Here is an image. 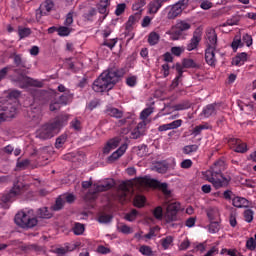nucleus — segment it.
Segmentation results:
<instances>
[{"label": "nucleus", "mask_w": 256, "mask_h": 256, "mask_svg": "<svg viewBox=\"0 0 256 256\" xmlns=\"http://www.w3.org/2000/svg\"><path fill=\"white\" fill-rule=\"evenodd\" d=\"M223 171H225V161L218 160L210 169L202 172V175L206 181L212 183L215 189H221L222 187H227L229 181H231V177L223 176Z\"/></svg>", "instance_id": "obj_1"}, {"label": "nucleus", "mask_w": 256, "mask_h": 256, "mask_svg": "<svg viewBox=\"0 0 256 256\" xmlns=\"http://www.w3.org/2000/svg\"><path fill=\"white\" fill-rule=\"evenodd\" d=\"M119 72L115 69H108L102 72L92 85L95 93H105L111 91L119 82Z\"/></svg>", "instance_id": "obj_2"}, {"label": "nucleus", "mask_w": 256, "mask_h": 256, "mask_svg": "<svg viewBox=\"0 0 256 256\" xmlns=\"http://www.w3.org/2000/svg\"><path fill=\"white\" fill-rule=\"evenodd\" d=\"M113 185H115V182L112 179H107L102 184H93L91 181H83V189H89V187H91L89 193H87L85 196V200L93 201V199L97 198V193H101L102 191H109Z\"/></svg>", "instance_id": "obj_3"}, {"label": "nucleus", "mask_w": 256, "mask_h": 256, "mask_svg": "<svg viewBox=\"0 0 256 256\" xmlns=\"http://www.w3.org/2000/svg\"><path fill=\"white\" fill-rule=\"evenodd\" d=\"M134 185L136 187L145 188V187H154V189H160L162 193L169 197L171 195V190H169V186L167 183H161L149 176L138 178L134 181Z\"/></svg>", "instance_id": "obj_4"}, {"label": "nucleus", "mask_w": 256, "mask_h": 256, "mask_svg": "<svg viewBox=\"0 0 256 256\" xmlns=\"http://www.w3.org/2000/svg\"><path fill=\"white\" fill-rule=\"evenodd\" d=\"M190 29L191 24H189V22L179 21L174 27L171 28V30L166 32V35H170V39L172 41H179V39H181V35H183V32L189 31Z\"/></svg>", "instance_id": "obj_5"}, {"label": "nucleus", "mask_w": 256, "mask_h": 256, "mask_svg": "<svg viewBox=\"0 0 256 256\" xmlns=\"http://www.w3.org/2000/svg\"><path fill=\"white\" fill-rule=\"evenodd\" d=\"M57 133H59L57 130V126H55L52 122L41 126L36 131V137H38V139H42L43 141H45L47 139L55 137Z\"/></svg>", "instance_id": "obj_6"}, {"label": "nucleus", "mask_w": 256, "mask_h": 256, "mask_svg": "<svg viewBox=\"0 0 256 256\" xmlns=\"http://www.w3.org/2000/svg\"><path fill=\"white\" fill-rule=\"evenodd\" d=\"M24 187L25 186L21 182L15 183L12 189H10V191L2 197V201H4V203L13 201L17 195H21V193H23Z\"/></svg>", "instance_id": "obj_7"}, {"label": "nucleus", "mask_w": 256, "mask_h": 256, "mask_svg": "<svg viewBox=\"0 0 256 256\" xmlns=\"http://www.w3.org/2000/svg\"><path fill=\"white\" fill-rule=\"evenodd\" d=\"M133 193V186L131 183H122L119 186L118 197L120 203H125V201H129L131 195Z\"/></svg>", "instance_id": "obj_8"}, {"label": "nucleus", "mask_w": 256, "mask_h": 256, "mask_svg": "<svg viewBox=\"0 0 256 256\" xmlns=\"http://www.w3.org/2000/svg\"><path fill=\"white\" fill-rule=\"evenodd\" d=\"M181 211V203L172 202L166 208V221L171 223V221H177V213Z\"/></svg>", "instance_id": "obj_9"}, {"label": "nucleus", "mask_w": 256, "mask_h": 256, "mask_svg": "<svg viewBox=\"0 0 256 256\" xmlns=\"http://www.w3.org/2000/svg\"><path fill=\"white\" fill-rule=\"evenodd\" d=\"M203 37V30L201 28H197L193 37L190 39L189 43L186 46L187 51H195L197 47H199V43H201V39Z\"/></svg>", "instance_id": "obj_10"}, {"label": "nucleus", "mask_w": 256, "mask_h": 256, "mask_svg": "<svg viewBox=\"0 0 256 256\" xmlns=\"http://www.w3.org/2000/svg\"><path fill=\"white\" fill-rule=\"evenodd\" d=\"M57 101L58 102H56L55 104H50V111H57L61 109L63 105H69V103L73 101V94L66 92L59 96V99ZM54 105H56V107H53Z\"/></svg>", "instance_id": "obj_11"}, {"label": "nucleus", "mask_w": 256, "mask_h": 256, "mask_svg": "<svg viewBox=\"0 0 256 256\" xmlns=\"http://www.w3.org/2000/svg\"><path fill=\"white\" fill-rule=\"evenodd\" d=\"M17 82L21 89H27V87H41L42 85L41 82L33 80L25 75H20Z\"/></svg>", "instance_id": "obj_12"}, {"label": "nucleus", "mask_w": 256, "mask_h": 256, "mask_svg": "<svg viewBox=\"0 0 256 256\" xmlns=\"http://www.w3.org/2000/svg\"><path fill=\"white\" fill-rule=\"evenodd\" d=\"M166 11H168L167 18L168 19H175L183 13V2H178L173 6L166 7Z\"/></svg>", "instance_id": "obj_13"}, {"label": "nucleus", "mask_w": 256, "mask_h": 256, "mask_svg": "<svg viewBox=\"0 0 256 256\" xmlns=\"http://www.w3.org/2000/svg\"><path fill=\"white\" fill-rule=\"evenodd\" d=\"M2 111L0 113V121H7V119H13L17 115V109L15 106L8 104V106H2Z\"/></svg>", "instance_id": "obj_14"}, {"label": "nucleus", "mask_w": 256, "mask_h": 256, "mask_svg": "<svg viewBox=\"0 0 256 256\" xmlns=\"http://www.w3.org/2000/svg\"><path fill=\"white\" fill-rule=\"evenodd\" d=\"M29 217V209H24L19 211L14 218L15 224L20 227L21 229H24L25 222L27 221V218Z\"/></svg>", "instance_id": "obj_15"}, {"label": "nucleus", "mask_w": 256, "mask_h": 256, "mask_svg": "<svg viewBox=\"0 0 256 256\" xmlns=\"http://www.w3.org/2000/svg\"><path fill=\"white\" fill-rule=\"evenodd\" d=\"M39 220H37V216L35 215V211L33 209H29L28 218H26V222L23 229H33L37 227Z\"/></svg>", "instance_id": "obj_16"}, {"label": "nucleus", "mask_w": 256, "mask_h": 256, "mask_svg": "<svg viewBox=\"0 0 256 256\" xmlns=\"http://www.w3.org/2000/svg\"><path fill=\"white\" fill-rule=\"evenodd\" d=\"M215 49L213 47H207L205 50V61L210 67H215L217 65V58H215Z\"/></svg>", "instance_id": "obj_17"}, {"label": "nucleus", "mask_w": 256, "mask_h": 256, "mask_svg": "<svg viewBox=\"0 0 256 256\" xmlns=\"http://www.w3.org/2000/svg\"><path fill=\"white\" fill-rule=\"evenodd\" d=\"M206 41L207 47L217 48V32H215V29L209 28L206 31Z\"/></svg>", "instance_id": "obj_18"}, {"label": "nucleus", "mask_w": 256, "mask_h": 256, "mask_svg": "<svg viewBox=\"0 0 256 256\" xmlns=\"http://www.w3.org/2000/svg\"><path fill=\"white\" fill-rule=\"evenodd\" d=\"M3 97L8 98L7 102L3 104V107L12 105V107L17 109V107H15V105L9 101H13V99H19V97H21V92L19 90L5 91Z\"/></svg>", "instance_id": "obj_19"}, {"label": "nucleus", "mask_w": 256, "mask_h": 256, "mask_svg": "<svg viewBox=\"0 0 256 256\" xmlns=\"http://www.w3.org/2000/svg\"><path fill=\"white\" fill-rule=\"evenodd\" d=\"M120 143H121V138L119 137L109 140L103 148L104 155H109V153H111L113 149H117V147H119Z\"/></svg>", "instance_id": "obj_20"}, {"label": "nucleus", "mask_w": 256, "mask_h": 256, "mask_svg": "<svg viewBox=\"0 0 256 256\" xmlns=\"http://www.w3.org/2000/svg\"><path fill=\"white\" fill-rule=\"evenodd\" d=\"M53 7H55V3H53V0H45L40 4L37 13H40V15H47L53 10Z\"/></svg>", "instance_id": "obj_21"}, {"label": "nucleus", "mask_w": 256, "mask_h": 256, "mask_svg": "<svg viewBox=\"0 0 256 256\" xmlns=\"http://www.w3.org/2000/svg\"><path fill=\"white\" fill-rule=\"evenodd\" d=\"M181 125H183V120L181 119L174 120L171 123L160 125L158 127V131L163 132V131H171V129H179Z\"/></svg>", "instance_id": "obj_22"}, {"label": "nucleus", "mask_w": 256, "mask_h": 256, "mask_svg": "<svg viewBox=\"0 0 256 256\" xmlns=\"http://www.w3.org/2000/svg\"><path fill=\"white\" fill-rule=\"evenodd\" d=\"M127 151V144H122L119 149H117L115 152H113L109 157L108 161L113 163V161H117V159L123 157L125 155V152Z\"/></svg>", "instance_id": "obj_23"}, {"label": "nucleus", "mask_w": 256, "mask_h": 256, "mask_svg": "<svg viewBox=\"0 0 256 256\" xmlns=\"http://www.w3.org/2000/svg\"><path fill=\"white\" fill-rule=\"evenodd\" d=\"M163 7V4L159 0H153L148 4V15H156L159 12V9Z\"/></svg>", "instance_id": "obj_24"}, {"label": "nucleus", "mask_w": 256, "mask_h": 256, "mask_svg": "<svg viewBox=\"0 0 256 256\" xmlns=\"http://www.w3.org/2000/svg\"><path fill=\"white\" fill-rule=\"evenodd\" d=\"M217 114V108L215 104H209L202 110L203 117L209 118Z\"/></svg>", "instance_id": "obj_25"}, {"label": "nucleus", "mask_w": 256, "mask_h": 256, "mask_svg": "<svg viewBox=\"0 0 256 256\" xmlns=\"http://www.w3.org/2000/svg\"><path fill=\"white\" fill-rule=\"evenodd\" d=\"M232 205L238 209H241L243 207H248L249 201H247V199L244 197L237 196L232 199Z\"/></svg>", "instance_id": "obj_26"}, {"label": "nucleus", "mask_w": 256, "mask_h": 256, "mask_svg": "<svg viewBox=\"0 0 256 256\" xmlns=\"http://www.w3.org/2000/svg\"><path fill=\"white\" fill-rule=\"evenodd\" d=\"M247 61V53L242 52L238 54L236 57L232 60V65H236L237 67H241V65H245V62Z\"/></svg>", "instance_id": "obj_27"}, {"label": "nucleus", "mask_w": 256, "mask_h": 256, "mask_svg": "<svg viewBox=\"0 0 256 256\" xmlns=\"http://www.w3.org/2000/svg\"><path fill=\"white\" fill-rule=\"evenodd\" d=\"M69 122V117L65 116L64 118H56L54 122H52V124L54 125V127L57 128V131L59 133V131H61L62 127H65V125H67V123Z\"/></svg>", "instance_id": "obj_28"}, {"label": "nucleus", "mask_w": 256, "mask_h": 256, "mask_svg": "<svg viewBox=\"0 0 256 256\" xmlns=\"http://www.w3.org/2000/svg\"><path fill=\"white\" fill-rule=\"evenodd\" d=\"M207 216L210 219V221H216L217 219H219V208L217 207L208 208Z\"/></svg>", "instance_id": "obj_29"}, {"label": "nucleus", "mask_w": 256, "mask_h": 256, "mask_svg": "<svg viewBox=\"0 0 256 256\" xmlns=\"http://www.w3.org/2000/svg\"><path fill=\"white\" fill-rule=\"evenodd\" d=\"M106 113L110 115V117H115L116 119H121V117H123V111L113 107L108 108Z\"/></svg>", "instance_id": "obj_30"}, {"label": "nucleus", "mask_w": 256, "mask_h": 256, "mask_svg": "<svg viewBox=\"0 0 256 256\" xmlns=\"http://www.w3.org/2000/svg\"><path fill=\"white\" fill-rule=\"evenodd\" d=\"M182 66L185 69H195L198 67L197 62L191 58H184L182 61Z\"/></svg>", "instance_id": "obj_31"}, {"label": "nucleus", "mask_w": 256, "mask_h": 256, "mask_svg": "<svg viewBox=\"0 0 256 256\" xmlns=\"http://www.w3.org/2000/svg\"><path fill=\"white\" fill-rule=\"evenodd\" d=\"M182 151L184 155H191L192 153H197V151H199V145L192 144L184 146Z\"/></svg>", "instance_id": "obj_32"}, {"label": "nucleus", "mask_w": 256, "mask_h": 256, "mask_svg": "<svg viewBox=\"0 0 256 256\" xmlns=\"http://www.w3.org/2000/svg\"><path fill=\"white\" fill-rule=\"evenodd\" d=\"M159 39H161V36L155 31L150 32V34L148 35L149 45H157V43H159Z\"/></svg>", "instance_id": "obj_33"}, {"label": "nucleus", "mask_w": 256, "mask_h": 256, "mask_svg": "<svg viewBox=\"0 0 256 256\" xmlns=\"http://www.w3.org/2000/svg\"><path fill=\"white\" fill-rule=\"evenodd\" d=\"M38 216L41 219H51V217H53V214L51 213V211H49V208L43 207L38 210Z\"/></svg>", "instance_id": "obj_34"}, {"label": "nucleus", "mask_w": 256, "mask_h": 256, "mask_svg": "<svg viewBox=\"0 0 256 256\" xmlns=\"http://www.w3.org/2000/svg\"><path fill=\"white\" fill-rule=\"evenodd\" d=\"M174 240L173 236H166L165 238H162L160 241L163 249L167 250L169 247H172Z\"/></svg>", "instance_id": "obj_35"}, {"label": "nucleus", "mask_w": 256, "mask_h": 256, "mask_svg": "<svg viewBox=\"0 0 256 256\" xmlns=\"http://www.w3.org/2000/svg\"><path fill=\"white\" fill-rule=\"evenodd\" d=\"M71 31H73V29L69 26H60L57 29L58 35L60 37H68V35H71Z\"/></svg>", "instance_id": "obj_36"}, {"label": "nucleus", "mask_w": 256, "mask_h": 256, "mask_svg": "<svg viewBox=\"0 0 256 256\" xmlns=\"http://www.w3.org/2000/svg\"><path fill=\"white\" fill-rule=\"evenodd\" d=\"M135 23H137V16L131 15L126 22V31H133V27H135Z\"/></svg>", "instance_id": "obj_37"}, {"label": "nucleus", "mask_w": 256, "mask_h": 256, "mask_svg": "<svg viewBox=\"0 0 256 256\" xmlns=\"http://www.w3.org/2000/svg\"><path fill=\"white\" fill-rule=\"evenodd\" d=\"M137 217H139V212L135 209H133L131 212H128L125 214L124 219L126 221H129L130 223H133V221H135V219H137Z\"/></svg>", "instance_id": "obj_38"}, {"label": "nucleus", "mask_w": 256, "mask_h": 256, "mask_svg": "<svg viewBox=\"0 0 256 256\" xmlns=\"http://www.w3.org/2000/svg\"><path fill=\"white\" fill-rule=\"evenodd\" d=\"M139 252L144 256H155L153 249L147 245L140 246Z\"/></svg>", "instance_id": "obj_39"}, {"label": "nucleus", "mask_w": 256, "mask_h": 256, "mask_svg": "<svg viewBox=\"0 0 256 256\" xmlns=\"http://www.w3.org/2000/svg\"><path fill=\"white\" fill-rule=\"evenodd\" d=\"M206 129H209V124H201L193 128L192 135L194 137H197L198 135H201V131H205Z\"/></svg>", "instance_id": "obj_40"}, {"label": "nucleus", "mask_w": 256, "mask_h": 256, "mask_svg": "<svg viewBox=\"0 0 256 256\" xmlns=\"http://www.w3.org/2000/svg\"><path fill=\"white\" fill-rule=\"evenodd\" d=\"M233 142L236 143V147L234 149L236 153H245V151H247V144L241 143L239 140H232V143Z\"/></svg>", "instance_id": "obj_41"}, {"label": "nucleus", "mask_w": 256, "mask_h": 256, "mask_svg": "<svg viewBox=\"0 0 256 256\" xmlns=\"http://www.w3.org/2000/svg\"><path fill=\"white\" fill-rule=\"evenodd\" d=\"M109 6V0H101L98 5V11L101 15L107 14V7Z\"/></svg>", "instance_id": "obj_42"}, {"label": "nucleus", "mask_w": 256, "mask_h": 256, "mask_svg": "<svg viewBox=\"0 0 256 256\" xmlns=\"http://www.w3.org/2000/svg\"><path fill=\"white\" fill-rule=\"evenodd\" d=\"M194 250H192V253H195V251H199L200 253H205V249H207V242L203 243H193Z\"/></svg>", "instance_id": "obj_43"}, {"label": "nucleus", "mask_w": 256, "mask_h": 256, "mask_svg": "<svg viewBox=\"0 0 256 256\" xmlns=\"http://www.w3.org/2000/svg\"><path fill=\"white\" fill-rule=\"evenodd\" d=\"M231 47L233 51H237L239 47H243V41L241 40V36L238 35L234 37Z\"/></svg>", "instance_id": "obj_44"}, {"label": "nucleus", "mask_w": 256, "mask_h": 256, "mask_svg": "<svg viewBox=\"0 0 256 256\" xmlns=\"http://www.w3.org/2000/svg\"><path fill=\"white\" fill-rule=\"evenodd\" d=\"M118 231H120V233H123L124 235H131V233H133V228L127 226V224H119Z\"/></svg>", "instance_id": "obj_45"}, {"label": "nucleus", "mask_w": 256, "mask_h": 256, "mask_svg": "<svg viewBox=\"0 0 256 256\" xmlns=\"http://www.w3.org/2000/svg\"><path fill=\"white\" fill-rule=\"evenodd\" d=\"M29 165H31L29 159L18 160L16 163V169H20V171H22L23 169H27Z\"/></svg>", "instance_id": "obj_46"}, {"label": "nucleus", "mask_w": 256, "mask_h": 256, "mask_svg": "<svg viewBox=\"0 0 256 256\" xmlns=\"http://www.w3.org/2000/svg\"><path fill=\"white\" fill-rule=\"evenodd\" d=\"M176 71L178 76L174 79L173 85L177 87V85H179V79L183 77V65L181 66V64H176Z\"/></svg>", "instance_id": "obj_47"}, {"label": "nucleus", "mask_w": 256, "mask_h": 256, "mask_svg": "<svg viewBox=\"0 0 256 256\" xmlns=\"http://www.w3.org/2000/svg\"><path fill=\"white\" fill-rule=\"evenodd\" d=\"M18 35L20 39H25V37H29L31 35V29L30 28H18Z\"/></svg>", "instance_id": "obj_48"}, {"label": "nucleus", "mask_w": 256, "mask_h": 256, "mask_svg": "<svg viewBox=\"0 0 256 256\" xmlns=\"http://www.w3.org/2000/svg\"><path fill=\"white\" fill-rule=\"evenodd\" d=\"M72 231L74 235H83L85 233V226L81 223H76Z\"/></svg>", "instance_id": "obj_49"}, {"label": "nucleus", "mask_w": 256, "mask_h": 256, "mask_svg": "<svg viewBox=\"0 0 256 256\" xmlns=\"http://www.w3.org/2000/svg\"><path fill=\"white\" fill-rule=\"evenodd\" d=\"M66 142H67V136L65 134L58 137L55 142L56 149H61Z\"/></svg>", "instance_id": "obj_50"}, {"label": "nucleus", "mask_w": 256, "mask_h": 256, "mask_svg": "<svg viewBox=\"0 0 256 256\" xmlns=\"http://www.w3.org/2000/svg\"><path fill=\"white\" fill-rule=\"evenodd\" d=\"M64 205H65V201L63 200V196H60L58 199H56V203L52 207V209L54 211H61V209H63Z\"/></svg>", "instance_id": "obj_51"}, {"label": "nucleus", "mask_w": 256, "mask_h": 256, "mask_svg": "<svg viewBox=\"0 0 256 256\" xmlns=\"http://www.w3.org/2000/svg\"><path fill=\"white\" fill-rule=\"evenodd\" d=\"M145 5H146L145 0H139L138 2H136L132 5V9H133V11H139V13H141V11H143V8L145 7Z\"/></svg>", "instance_id": "obj_52"}, {"label": "nucleus", "mask_w": 256, "mask_h": 256, "mask_svg": "<svg viewBox=\"0 0 256 256\" xmlns=\"http://www.w3.org/2000/svg\"><path fill=\"white\" fill-rule=\"evenodd\" d=\"M191 247V241H189V238H185L179 245L178 249L179 251H187Z\"/></svg>", "instance_id": "obj_53"}, {"label": "nucleus", "mask_w": 256, "mask_h": 256, "mask_svg": "<svg viewBox=\"0 0 256 256\" xmlns=\"http://www.w3.org/2000/svg\"><path fill=\"white\" fill-rule=\"evenodd\" d=\"M153 113V108L149 107L144 109L141 113H140V119L141 121H148L147 117H149V115H151Z\"/></svg>", "instance_id": "obj_54"}, {"label": "nucleus", "mask_w": 256, "mask_h": 256, "mask_svg": "<svg viewBox=\"0 0 256 256\" xmlns=\"http://www.w3.org/2000/svg\"><path fill=\"white\" fill-rule=\"evenodd\" d=\"M153 216L155 217V219L161 221L163 219V208L161 206L156 207L153 210Z\"/></svg>", "instance_id": "obj_55"}, {"label": "nucleus", "mask_w": 256, "mask_h": 256, "mask_svg": "<svg viewBox=\"0 0 256 256\" xmlns=\"http://www.w3.org/2000/svg\"><path fill=\"white\" fill-rule=\"evenodd\" d=\"M185 48L181 46H175L171 48L172 55H175L176 57H181V54L184 53Z\"/></svg>", "instance_id": "obj_56"}, {"label": "nucleus", "mask_w": 256, "mask_h": 256, "mask_svg": "<svg viewBox=\"0 0 256 256\" xmlns=\"http://www.w3.org/2000/svg\"><path fill=\"white\" fill-rule=\"evenodd\" d=\"M246 248L249 249V251H255L256 249V241L255 238L251 237L246 241Z\"/></svg>", "instance_id": "obj_57"}, {"label": "nucleus", "mask_w": 256, "mask_h": 256, "mask_svg": "<svg viewBox=\"0 0 256 256\" xmlns=\"http://www.w3.org/2000/svg\"><path fill=\"white\" fill-rule=\"evenodd\" d=\"M145 205V197L143 196H136L134 198V206L135 207H144Z\"/></svg>", "instance_id": "obj_58"}, {"label": "nucleus", "mask_w": 256, "mask_h": 256, "mask_svg": "<svg viewBox=\"0 0 256 256\" xmlns=\"http://www.w3.org/2000/svg\"><path fill=\"white\" fill-rule=\"evenodd\" d=\"M200 1V7L201 9H204L205 11L211 9L213 7V3L209 0H199Z\"/></svg>", "instance_id": "obj_59"}, {"label": "nucleus", "mask_w": 256, "mask_h": 256, "mask_svg": "<svg viewBox=\"0 0 256 256\" xmlns=\"http://www.w3.org/2000/svg\"><path fill=\"white\" fill-rule=\"evenodd\" d=\"M151 123V120H142L138 125L137 129L138 131H142L143 134H145V129H147V124Z\"/></svg>", "instance_id": "obj_60"}, {"label": "nucleus", "mask_w": 256, "mask_h": 256, "mask_svg": "<svg viewBox=\"0 0 256 256\" xmlns=\"http://www.w3.org/2000/svg\"><path fill=\"white\" fill-rule=\"evenodd\" d=\"M244 219L247 223H251L253 221V210L247 209L244 211Z\"/></svg>", "instance_id": "obj_61"}, {"label": "nucleus", "mask_w": 256, "mask_h": 256, "mask_svg": "<svg viewBox=\"0 0 256 256\" xmlns=\"http://www.w3.org/2000/svg\"><path fill=\"white\" fill-rule=\"evenodd\" d=\"M126 85H128V87H135V85H137V76L126 78Z\"/></svg>", "instance_id": "obj_62"}, {"label": "nucleus", "mask_w": 256, "mask_h": 256, "mask_svg": "<svg viewBox=\"0 0 256 256\" xmlns=\"http://www.w3.org/2000/svg\"><path fill=\"white\" fill-rule=\"evenodd\" d=\"M143 134V131H140L139 129L135 128L130 132V139H139Z\"/></svg>", "instance_id": "obj_63"}, {"label": "nucleus", "mask_w": 256, "mask_h": 256, "mask_svg": "<svg viewBox=\"0 0 256 256\" xmlns=\"http://www.w3.org/2000/svg\"><path fill=\"white\" fill-rule=\"evenodd\" d=\"M64 25L66 27H71V25H73V12H69L67 15H66V19L64 21Z\"/></svg>", "instance_id": "obj_64"}]
</instances>
